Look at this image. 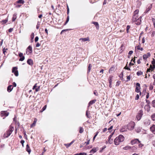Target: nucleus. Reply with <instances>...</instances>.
I'll return each mask as SVG.
<instances>
[{
  "label": "nucleus",
  "instance_id": "obj_19",
  "mask_svg": "<svg viewBox=\"0 0 155 155\" xmlns=\"http://www.w3.org/2000/svg\"><path fill=\"white\" fill-rule=\"evenodd\" d=\"M80 41H89V38L88 37L84 38H80L79 39Z\"/></svg>",
  "mask_w": 155,
  "mask_h": 155
},
{
  "label": "nucleus",
  "instance_id": "obj_36",
  "mask_svg": "<svg viewBox=\"0 0 155 155\" xmlns=\"http://www.w3.org/2000/svg\"><path fill=\"white\" fill-rule=\"evenodd\" d=\"M7 21H8V20L5 19V20H2V24H5L7 22Z\"/></svg>",
  "mask_w": 155,
  "mask_h": 155
},
{
  "label": "nucleus",
  "instance_id": "obj_57",
  "mask_svg": "<svg viewBox=\"0 0 155 155\" xmlns=\"http://www.w3.org/2000/svg\"><path fill=\"white\" fill-rule=\"evenodd\" d=\"M153 60L152 61V64H153V65H155V60H154V59H153Z\"/></svg>",
  "mask_w": 155,
  "mask_h": 155
},
{
  "label": "nucleus",
  "instance_id": "obj_64",
  "mask_svg": "<svg viewBox=\"0 0 155 155\" xmlns=\"http://www.w3.org/2000/svg\"><path fill=\"white\" fill-rule=\"evenodd\" d=\"M152 20L153 22V24L155 23V19L154 18H152Z\"/></svg>",
  "mask_w": 155,
  "mask_h": 155
},
{
  "label": "nucleus",
  "instance_id": "obj_21",
  "mask_svg": "<svg viewBox=\"0 0 155 155\" xmlns=\"http://www.w3.org/2000/svg\"><path fill=\"white\" fill-rule=\"evenodd\" d=\"M97 150L96 147L93 148L90 152L91 153H94L97 151Z\"/></svg>",
  "mask_w": 155,
  "mask_h": 155
},
{
  "label": "nucleus",
  "instance_id": "obj_32",
  "mask_svg": "<svg viewBox=\"0 0 155 155\" xmlns=\"http://www.w3.org/2000/svg\"><path fill=\"white\" fill-rule=\"evenodd\" d=\"M112 78L113 77L112 76L109 77V83H112Z\"/></svg>",
  "mask_w": 155,
  "mask_h": 155
},
{
  "label": "nucleus",
  "instance_id": "obj_31",
  "mask_svg": "<svg viewBox=\"0 0 155 155\" xmlns=\"http://www.w3.org/2000/svg\"><path fill=\"white\" fill-rule=\"evenodd\" d=\"M84 130L82 127H80L79 128V133H82L83 132Z\"/></svg>",
  "mask_w": 155,
  "mask_h": 155
},
{
  "label": "nucleus",
  "instance_id": "obj_5",
  "mask_svg": "<svg viewBox=\"0 0 155 155\" xmlns=\"http://www.w3.org/2000/svg\"><path fill=\"white\" fill-rule=\"evenodd\" d=\"M17 67H14L12 69V72L14 73L16 76H18V71L17 70Z\"/></svg>",
  "mask_w": 155,
  "mask_h": 155
},
{
  "label": "nucleus",
  "instance_id": "obj_63",
  "mask_svg": "<svg viewBox=\"0 0 155 155\" xmlns=\"http://www.w3.org/2000/svg\"><path fill=\"white\" fill-rule=\"evenodd\" d=\"M152 143L153 146L155 147V140L153 141Z\"/></svg>",
  "mask_w": 155,
  "mask_h": 155
},
{
  "label": "nucleus",
  "instance_id": "obj_62",
  "mask_svg": "<svg viewBox=\"0 0 155 155\" xmlns=\"http://www.w3.org/2000/svg\"><path fill=\"white\" fill-rule=\"evenodd\" d=\"M136 85L137 86V87L138 86V87H140V84L139 83H137L136 84Z\"/></svg>",
  "mask_w": 155,
  "mask_h": 155
},
{
  "label": "nucleus",
  "instance_id": "obj_52",
  "mask_svg": "<svg viewBox=\"0 0 155 155\" xmlns=\"http://www.w3.org/2000/svg\"><path fill=\"white\" fill-rule=\"evenodd\" d=\"M114 134V132H113L111 134H110V136L108 138V139H110L112 137V136H113V134Z\"/></svg>",
  "mask_w": 155,
  "mask_h": 155
},
{
  "label": "nucleus",
  "instance_id": "obj_51",
  "mask_svg": "<svg viewBox=\"0 0 155 155\" xmlns=\"http://www.w3.org/2000/svg\"><path fill=\"white\" fill-rule=\"evenodd\" d=\"M18 55H19V56L20 58H21L23 56V53H19Z\"/></svg>",
  "mask_w": 155,
  "mask_h": 155
},
{
  "label": "nucleus",
  "instance_id": "obj_9",
  "mask_svg": "<svg viewBox=\"0 0 155 155\" xmlns=\"http://www.w3.org/2000/svg\"><path fill=\"white\" fill-rule=\"evenodd\" d=\"M9 114V113L7 112L6 111H2L1 113V115L2 116H5V117H7L8 115Z\"/></svg>",
  "mask_w": 155,
  "mask_h": 155
},
{
  "label": "nucleus",
  "instance_id": "obj_17",
  "mask_svg": "<svg viewBox=\"0 0 155 155\" xmlns=\"http://www.w3.org/2000/svg\"><path fill=\"white\" fill-rule=\"evenodd\" d=\"M13 88V87H12V85H10L9 86L7 87V91L9 92H10L11 91Z\"/></svg>",
  "mask_w": 155,
  "mask_h": 155
},
{
  "label": "nucleus",
  "instance_id": "obj_42",
  "mask_svg": "<svg viewBox=\"0 0 155 155\" xmlns=\"http://www.w3.org/2000/svg\"><path fill=\"white\" fill-rule=\"evenodd\" d=\"M127 80L126 81H128L130 80V75H129L127 76Z\"/></svg>",
  "mask_w": 155,
  "mask_h": 155
},
{
  "label": "nucleus",
  "instance_id": "obj_10",
  "mask_svg": "<svg viewBox=\"0 0 155 155\" xmlns=\"http://www.w3.org/2000/svg\"><path fill=\"white\" fill-rule=\"evenodd\" d=\"M150 56V52L147 53V54H145L143 55V59L144 60L146 59L147 58L149 57Z\"/></svg>",
  "mask_w": 155,
  "mask_h": 155
},
{
  "label": "nucleus",
  "instance_id": "obj_27",
  "mask_svg": "<svg viewBox=\"0 0 155 155\" xmlns=\"http://www.w3.org/2000/svg\"><path fill=\"white\" fill-rule=\"evenodd\" d=\"M25 2L23 0H18L17 2V3H21L23 4Z\"/></svg>",
  "mask_w": 155,
  "mask_h": 155
},
{
  "label": "nucleus",
  "instance_id": "obj_50",
  "mask_svg": "<svg viewBox=\"0 0 155 155\" xmlns=\"http://www.w3.org/2000/svg\"><path fill=\"white\" fill-rule=\"evenodd\" d=\"M64 145L67 148L68 147L71 146V145H70V143L65 144Z\"/></svg>",
  "mask_w": 155,
  "mask_h": 155
},
{
  "label": "nucleus",
  "instance_id": "obj_14",
  "mask_svg": "<svg viewBox=\"0 0 155 155\" xmlns=\"http://www.w3.org/2000/svg\"><path fill=\"white\" fill-rule=\"evenodd\" d=\"M127 128L126 126H124L121 129L120 131L121 132H124V131H127Z\"/></svg>",
  "mask_w": 155,
  "mask_h": 155
},
{
  "label": "nucleus",
  "instance_id": "obj_18",
  "mask_svg": "<svg viewBox=\"0 0 155 155\" xmlns=\"http://www.w3.org/2000/svg\"><path fill=\"white\" fill-rule=\"evenodd\" d=\"M152 5L151 4L148 7V8H147L145 11V13H147L152 8Z\"/></svg>",
  "mask_w": 155,
  "mask_h": 155
},
{
  "label": "nucleus",
  "instance_id": "obj_2",
  "mask_svg": "<svg viewBox=\"0 0 155 155\" xmlns=\"http://www.w3.org/2000/svg\"><path fill=\"white\" fill-rule=\"evenodd\" d=\"M124 140V136L122 135H119L114 140V142L115 145H118L120 142H123Z\"/></svg>",
  "mask_w": 155,
  "mask_h": 155
},
{
  "label": "nucleus",
  "instance_id": "obj_38",
  "mask_svg": "<svg viewBox=\"0 0 155 155\" xmlns=\"http://www.w3.org/2000/svg\"><path fill=\"white\" fill-rule=\"evenodd\" d=\"M89 112H90L89 111H88V110H87V111L86 112V115L87 117L88 118H90V117H89V115L88 114V113H89Z\"/></svg>",
  "mask_w": 155,
  "mask_h": 155
},
{
  "label": "nucleus",
  "instance_id": "obj_47",
  "mask_svg": "<svg viewBox=\"0 0 155 155\" xmlns=\"http://www.w3.org/2000/svg\"><path fill=\"white\" fill-rule=\"evenodd\" d=\"M37 83L35 84V85L33 86V87L32 88L33 90H34L37 87Z\"/></svg>",
  "mask_w": 155,
  "mask_h": 155
},
{
  "label": "nucleus",
  "instance_id": "obj_30",
  "mask_svg": "<svg viewBox=\"0 0 155 155\" xmlns=\"http://www.w3.org/2000/svg\"><path fill=\"white\" fill-rule=\"evenodd\" d=\"M142 74L143 72L141 71H139L137 73V74L138 76H140V75H142Z\"/></svg>",
  "mask_w": 155,
  "mask_h": 155
},
{
  "label": "nucleus",
  "instance_id": "obj_6",
  "mask_svg": "<svg viewBox=\"0 0 155 155\" xmlns=\"http://www.w3.org/2000/svg\"><path fill=\"white\" fill-rule=\"evenodd\" d=\"M32 52V48L31 46H29L26 50V53L27 55H29Z\"/></svg>",
  "mask_w": 155,
  "mask_h": 155
},
{
  "label": "nucleus",
  "instance_id": "obj_34",
  "mask_svg": "<svg viewBox=\"0 0 155 155\" xmlns=\"http://www.w3.org/2000/svg\"><path fill=\"white\" fill-rule=\"evenodd\" d=\"M152 106L155 108V100H153L152 102Z\"/></svg>",
  "mask_w": 155,
  "mask_h": 155
},
{
  "label": "nucleus",
  "instance_id": "obj_13",
  "mask_svg": "<svg viewBox=\"0 0 155 155\" xmlns=\"http://www.w3.org/2000/svg\"><path fill=\"white\" fill-rule=\"evenodd\" d=\"M150 130L153 133L155 134V125H153L151 127H150Z\"/></svg>",
  "mask_w": 155,
  "mask_h": 155
},
{
  "label": "nucleus",
  "instance_id": "obj_11",
  "mask_svg": "<svg viewBox=\"0 0 155 155\" xmlns=\"http://www.w3.org/2000/svg\"><path fill=\"white\" fill-rule=\"evenodd\" d=\"M150 120L148 119H146L144 121V124L146 125H148L150 124Z\"/></svg>",
  "mask_w": 155,
  "mask_h": 155
},
{
  "label": "nucleus",
  "instance_id": "obj_16",
  "mask_svg": "<svg viewBox=\"0 0 155 155\" xmlns=\"http://www.w3.org/2000/svg\"><path fill=\"white\" fill-rule=\"evenodd\" d=\"M144 108L148 112H149L150 110V106L149 104L146 105L145 106Z\"/></svg>",
  "mask_w": 155,
  "mask_h": 155
},
{
  "label": "nucleus",
  "instance_id": "obj_26",
  "mask_svg": "<svg viewBox=\"0 0 155 155\" xmlns=\"http://www.w3.org/2000/svg\"><path fill=\"white\" fill-rule=\"evenodd\" d=\"M16 14H15L13 16L12 18V21H14L16 19Z\"/></svg>",
  "mask_w": 155,
  "mask_h": 155
},
{
  "label": "nucleus",
  "instance_id": "obj_60",
  "mask_svg": "<svg viewBox=\"0 0 155 155\" xmlns=\"http://www.w3.org/2000/svg\"><path fill=\"white\" fill-rule=\"evenodd\" d=\"M6 50H7V49L6 48V49H5L4 48L3 50V53L5 54V52H6Z\"/></svg>",
  "mask_w": 155,
  "mask_h": 155
},
{
  "label": "nucleus",
  "instance_id": "obj_25",
  "mask_svg": "<svg viewBox=\"0 0 155 155\" xmlns=\"http://www.w3.org/2000/svg\"><path fill=\"white\" fill-rule=\"evenodd\" d=\"M136 48H137V50H140L142 51L143 50V48H142L140 47V45H138L136 47Z\"/></svg>",
  "mask_w": 155,
  "mask_h": 155
},
{
  "label": "nucleus",
  "instance_id": "obj_40",
  "mask_svg": "<svg viewBox=\"0 0 155 155\" xmlns=\"http://www.w3.org/2000/svg\"><path fill=\"white\" fill-rule=\"evenodd\" d=\"M130 28V27L129 25H127V28H126V30L127 31V33L129 31V30Z\"/></svg>",
  "mask_w": 155,
  "mask_h": 155
},
{
  "label": "nucleus",
  "instance_id": "obj_58",
  "mask_svg": "<svg viewBox=\"0 0 155 155\" xmlns=\"http://www.w3.org/2000/svg\"><path fill=\"white\" fill-rule=\"evenodd\" d=\"M40 45V44L38 42L37 43L36 45V47H38Z\"/></svg>",
  "mask_w": 155,
  "mask_h": 155
},
{
  "label": "nucleus",
  "instance_id": "obj_44",
  "mask_svg": "<svg viewBox=\"0 0 155 155\" xmlns=\"http://www.w3.org/2000/svg\"><path fill=\"white\" fill-rule=\"evenodd\" d=\"M87 154L86 153L84 152L81 153H79V155H87Z\"/></svg>",
  "mask_w": 155,
  "mask_h": 155
},
{
  "label": "nucleus",
  "instance_id": "obj_59",
  "mask_svg": "<svg viewBox=\"0 0 155 155\" xmlns=\"http://www.w3.org/2000/svg\"><path fill=\"white\" fill-rule=\"evenodd\" d=\"M133 51H129V53H128V54H129V55H131V54H133Z\"/></svg>",
  "mask_w": 155,
  "mask_h": 155
},
{
  "label": "nucleus",
  "instance_id": "obj_29",
  "mask_svg": "<svg viewBox=\"0 0 155 155\" xmlns=\"http://www.w3.org/2000/svg\"><path fill=\"white\" fill-rule=\"evenodd\" d=\"M135 91L137 93L140 92V94H141V93L140 92V88L139 89L137 87H136Z\"/></svg>",
  "mask_w": 155,
  "mask_h": 155
},
{
  "label": "nucleus",
  "instance_id": "obj_61",
  "mask_svg": "<svg viewBox=\"0 0 155 155\" xmlns=\"http://www.w3.org/2000/svg\"><path fill=\"white\" fill-rule=\"evenodd\" d=\"M34 33H32L31 35V37L32 39H33L34 37Z\"/></svg>",
  "mask_w": 155,
  "mask_h": 155
},
{
  "label": "nucleus",
  "instance_id": "obj_20",
  "mask_svg": "<svg viewBox=\"0 0 155 155\" xmlns=\"http://www.w3.org/2000/svg\"><path fill=\"white\" fill-rule=\"evenodd\" d=\"M26 150L28 153L29 154L31 152V150L30 149V147L28 144L26 145Z\"/></svg>",
  "mask_w": 155,
  "mask_h": 155
},
{
  "label": "nucleus",
  "instance_id": "obj_54",
  "mask_svg": "<svg viewBox=\"0 0 155 155\" xmlns=\"http://www.w3.org/2000/svg\"><path fill=\"white\" fill-rule=\"evenodd\" d=\"M132 150H135L137 149L135 147H131V148Z\"/></svg>",
  "mask_w": 155,
  "mask_h": 155
},
{
  "label": "nucleus",
  "instance_id": "obj_3",
  "mask_svg": "<svg viewBox=\"0 0 155 155\" xmlns=\"http://www.w3.org/2000/svg\"><path fill=\"white\" fill-rule=\"evenodd\" d=\"M14 127L10 126L9 130L5 133L3 135L4 138L8 137L12 134V132L14 130Z\"/></svg>",
  "mask_w": 155,
  "mask_h": 155
},
{
  "label": "nucleus",
  "instance_id": "obj_39",
  "mask_svg": "<svg viewBox=\"0 0 155 155\" xmlns=\"http://www.w3.org/2000/svg\"><path fill=\"white\" fill-rule=\"evenodd\" d=\"M25 57L24 56H23L21 58L19 59V60L21 61H22L25 59Z\"/></svg>",
  "mask_w": 155,
  "mask_h": 155
},
{
  "label": "nucleus",
  "instance_id": "obj_35",
  "mask_svg": "<svg viewBox=\"0 0 155 155\" xmlns=\"http://www.w3.org/2000/svg\"><path fill=\"white\" fill-rule=\"evenodd\" d=\"M69 16H68L67 17L66 21V22H65V23L64 25H66L67 23L68 22V21H69Z\"/></svg>",
  "mask_w": 155,
  "mask_h": 155
},
{
  "label": "nucleus",
  "instance_id": "obj_55",
  "mask_svg": "<svg viewBox=\"0 0 155 155\" xmlns=\"http://www.w3.org/2000/svg\"><path fill=\"white\" fill-rule=\"evenodd\" d=\"M13 30V28H10L8 29V32H11Z\"/></svg>",
  "mask_w": 155,
  "mask_h": 155
},
{
  "label": "nucleus",
  "instance_id": "obj_23",
  "mask_svg": "<svg viewBox=\"0 0 155 155\" xmlns=\"http://www.w3.org/2000/svg\"><path fill=\"white\" fill-rule=\"evenodd\" d=\"M92 67V66L91 64H89L88 67V70L87 71V73H89L90 71V70H91Z\"/></svg>",
  "mask_w": 155,
  "mask_h": 155
},
{
  "label": "nucleus",
  "instance_id": "obj_48",
  "mask_svg": "<svg viewBox=\"0 0 155 155\" xmlns=\"http://www.w3.org/2000/svg\"><path fill=\"white\" fill-rule=\"evenodd\" d=\"M38 38H38V36L36 37L35 38V42H37L38 41Z\"/></svg>",
  "mask_w": 155,
  "mask_h": 155
},
{
  "label": "nucleus",
  "instance_id": "obj_37",
  "mask_svg": "<svg viewBox=\"0 0 155 155\" xmlns=\"http://www.w3.org/2000/svg\"><path fill=\"white\" fill-rule=\"evenodd\" d=\"M150 68L151 69L153 70L154 69V68H155V65H153V66H152V65H150Z\"/></svg>",
  "mask_w": 155,
  "mask_h": 155
},
{
  "label": "nucleus",
  "instance_id": "obj_24",
  "mask_svg": "<svg viewBox=\"0 0 155 155\" xmlns=\"http://www.w3.org/2000/svg\"><path fill=\"white\" fill-rule=\"evenodd\" d=\"M131 148V147L129 146H126L123 148V149L126 150H127L129 149H130Z\"/></svg>",
  "mask_w": 155,
  "mask_h": 155
},
{
  "label": "nucleus",
  "instance_id": "obj_41",
  "mask_svg": "<svg viewBox=\"0 0 155 155\" xmlns=\"http://www.w3.org/2000/svg\"><path fill=\"white\" fill-rule=\"evenodd\" d=\"M46 107H47V106H46V105H45L43 107V108H42V110L41 111V112H43V111H44V110H45L46 108Z\"/></svg>",
  "mask_w": 155,
  "mask_h": 155
},
{
  "label": "nucleus",
  "instance_id": "obj_7",
  "mask_svg": "<svg viewBox=\"0 0 155 155\" xmlns=\"http://www.w3.org/2000/svg\"><path fill=\"white\" fill-rule=\"evenodd\" d=\"M143 115V111L140 110L139 111L138 114L137 115L136 118L138 120H140Z\"/></svg>",
  "mask_w": 155,
  "mask_h": 155
},
{
  "label": "nucleus",
  "instance_id": "obj_8",
  "mask_svg": "<svg viewBox=\"0 0 155 155\" xmlns=\"http://www.w3.org/2000/svg\"><path fill=\"white\" fill-rule=\"evenodd\" d=\"M140 141L138 139L132 140L131 141V144L133 145L136 143H140Z\"/></svg>",
  "mask_w": 155,
  "mask_h": 155
},
{
  "label": "nucleus",
  "instance_id": "obj_1",
  "mask_svg": "<svg viewBox=\"0 0 155 155\" xmlns=\"http://www.w3.org/2000/svg\"><path fill=\"white\" fill-rule=\"evenodd\" d=\"M139 10H136L134 12V15L132 17V21L133 22H136L135 24L137 25H139L140 24L141 17L138 18V13Z\"/></svg>",
  "mask_w": 155,
  "mask_h": 155
},
{
  "label": "nucleus",
  "instance_id": "obj_22",
  "mask_svg": "<svg viewBox=\"0 0 155 155\" xmlns=\"http://www.w3.org/2000/svg\"><path fill=\"white\" fill-rule=\"evenodd\" d=\"M96 101V100H94L91 101L89 103V106H88V107H89L91 105H92V104L95 103Z\"/></svg>",
  "mask_w": 155,
  "mask_h": 155
},
{
  "label": "nucleus",
  "instance_id": "obj_49",
  "mask_svg": "<svg viewBox=\"0 0 155 155\" xmlns=\"http://www.w3.org/2000/svg\"><path fill=\"white\" fill-rule=\"evenodd\" d=\"M139 143V147H141L143 146V144H142L140 142Z\"/></svg>",
  "mask_w": 155,
  "mask_h": 155
},
{
  "label": "nucleus",
  "instance_id": "obj_56",
  "mask_svg": "<svg viewBox=\"0 0 155 155\" xmlns=\"http://www.w3.org/2000/svg\"><path fill=\"white\" fill-rule=\"evenodd\" d=\"M124 69H126L128 70H130V68H128L127 67V66H126L124 68Z\"/></svg>",
  "mask_w": 155,
  "mask_h": 155
},
{
  "label": "nucleus",
  "instance_id": "obj_15",
  "mask_svg": "<svg viewBox=\"0 0 155 155\" xmlns=\"http://www.w3.org/2000/svg\"><path fill=\"white\" fill-rule=\"evenodd\" d=\"M37 119L36 118L34 119V120L33 121V123L31 125V127H32L35 126L36 123L37 121Z\"/></svg>",
  "mask_w": 155,
  "mask_h": 155
},
{
  "label": "nucleus",
  "instance_id": "obj_45",
  "mask_svg": "<svg viewBox=\"0 0 155 155\" xmlns=\"http://www.w3.org/2000/svg\"><path fill=\"white\" fill-rule=\"evenodd\" d=\"M40 89V86H39L37 88L35 89V91L36 92L39 91Z\"/></svg>",
  "mask_w": 155,
  "mask_h": 155
},
{
  "label": "nucleus",
  "instance_id": "obj_12",
  "mask_svg": "<svg viewBox=\"0 0 155 155\" xmlns=\"http://www.w3.org/2000/svg\"><path fill=\"white\" fill-rule=\"evenodd\" d=\"M27 63L31 66H32L33 64V61L31 59H28L27 61Z\"/></svg>",
  "mask_w": 155,
  "mask_h": 155
},
{
  "label": "nucleus",
  "instance_id": "obj_33",
  "mask_svg": "<svg viewBox=\"0 0 155 155\" xmlns=\"http://www.w3.org/2000/svg\"><path fill=\"white\" fill-rule=\"evenodd\" d=\"M152 119L153 121L155 120V113L153 114L151 116Z\"/></svg>",
  "mask_w": 155,
  "mask_h": 155
},
{
  "label": "nucleus",
  "instance_id": "obj_53",
  "mask_svg": "<svg viewBox=\"0 0 155 155\" xmlns=\"http://www.w3.org/2000/svg\"><path fill=\"white\" fill-rule=\"evenodd\" d=\"M21 143L22 144V146H24V143L25 142V141L24 140H21L20 141Z\"/></svg>",
  "mask_w": 155,
  "mask_h": 155
},
{
  "label": "nucleus",
  "instance_id": "obj_43",
  "mask_svg": "<svg viewBox=\"0 0 155 155\" xmlns=\"http://www.w3.org/2000/svg\"><path fill=\"white\" fill-rule=\"evenodd\" d=\"M108 141L110 143H112L113 142V140L112 139H108Z\"/></svg>",
  "mask_w": 155,
  "mask_h": 155
},
{
  "label": "nucleus",
  "instance_id": "obj_28",
  "mask_svg": "<svg viewBox=\"0 0 155 155\" xmlns=\"http://www.w3.org/2000/svg\"><path fill=\"white\" fill-rule=\"evenodd\" d=\"M93 24H94L96 26V28L97 29H98L99 28V25L98 22H93Z\"/></svg>",
  "mask_w": 155,
  "mask_h": 155
},
{
  "label": "nucleus",
  "instance_id": "obj_4",
  "mask_svg": "<svg viewBox=\"0 0 155 155\" xmlns=\"http://www.w3.org/2000/svg\"><path fill=\"white\" fill-rule=\"evenodd\" d=\"M135 124V123L134 122H130L126 126L127 129L129 130H133L134 129Z\"/></svg>",
  "mask_w": 155,
  "mask_h": 155
},
{
  "label": "nucleus",
  "instance_id": "obj_46",
  "mask_svg": "<svg viewBox=\"0 0 155 155\" xmlns=\"http://www.w3.org/2000/svg\"><path fill=\"white\" fill-rule=\"evenodd\" d=\"M139 95L138 94H137L136 95V96L135 98V99L136 100H137L139 98Z\"/></svg>",
  "mask_w": 155,
  "mask_h": 155
}]
</instances>
